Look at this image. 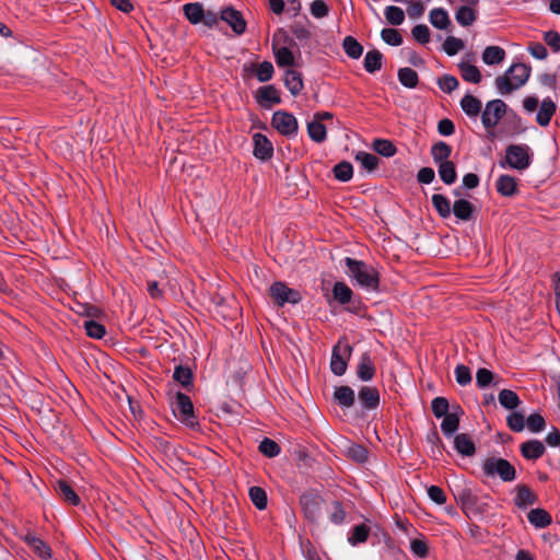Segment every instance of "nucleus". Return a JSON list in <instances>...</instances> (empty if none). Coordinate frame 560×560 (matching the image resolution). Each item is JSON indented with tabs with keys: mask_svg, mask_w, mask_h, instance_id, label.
<instances>
[{
	"mask_svg": "<svg viewBox=\"0 0 560 560\" xmlns=\"http://www.w3.org/2000/svg\"><path fill=\"white\" fill-rule=\"evenodd\" d=\"M477 5L463 4L455 12L456 22L464 27L471 26L478 16Z\"/></svg>",
	"mask_w": 560,
	"mask_h": 560,
	"instance_id": "f3484780",
	"label": "nucleus"
},
{
	"mask_svg": "<svg viewBox=\"0 0 560 560\" xmlns=\"http://www.w3.org/2000/svg\"><path fill=\"white\" fill-rule=\"evenodd\" d=\"M497 191L503 197H513L518 192V182L511 175H500L495 183Z\"/></svg>",
	"mask_w": 560,
	"mask_h": 560,
	"instance_id": "dca6fc26",
	"label": "nucleus"
},
{
	"mask_svg": "<svg viewBox=\"0 0 560 560\" xmlns=\"http://www.w3.org/2000/svg\"><path fill=\"white\" fill-rule=\"evenodd\" d=\"M458 68L460 70L462 78L466 82L478 84L481 81V72L476 66L470 65L468 62H460L458 65Z\"/></svg>",
	"mask_w": 560,
	"mask_h": 560,
	"instance_id": "f704fd0d",
	"label": "nucleus"
},
{
	"mask_svg": "<svg viewBox=\"0 0 560 560\" xmlns=\"http://www.w3.org/2000/svg\"><path fill=\"white\" fill-rule=\"evenodd\" d=\"M173 378L183 386H188L191 383L192 374L190 369L177 365L174 370Z\"/></svg>",
	"mask_w": 560,
	"mask_h": 560,
	"instance_id": "13d9d810",
	"label": "nucleus"
},
{
	"mask_svg": "<svg viewBox=\"0 0 560 560\" xmlns=\"http://www.w3.org/2000/svg\"><path fill=\"white\" fill-rule=\"evenodd\" d=\"M383 55L378 50H370L364 57V69L369 73H374L382 68Z\"/></svg>",
	"mask_w": 560,
	"mask_h": 560,
	"instance_id": "58836bf2",
	"label": "nucleus"
},
{
	"mask_svg": "<svg viewBox=\"0 0 560 560\" xmlns=\"http://www.w3.org/2000/svg\"><path fill=\"white\" fill-rule=\"evenodd\" d=\"M463 413L464 411L460 408V406L456 405L452 407V410L450 411L448 415H445V417H443L441 430L445 436H453L454 433L458 430L460 417L463 416Z\"/></svg>",
	"mask_w": 560,
	"mask_h": 560,
	"instance_id": "f8f14e48",
	"label": "nucleus"
},
{
	"mask_svg": "<svg viewBox=\"0 0 560 560\" xmlns=\"http://www.w3.org/2000/svg\"><path fill=\"white\" fill-rule=\"evenodd\" d=\"M261 454L268 457H275L280 453V446L272 440L265 438L259 444Z\"/></svg>",
	"mask_w": 560,
	"mask_h": 560,
	"instance_id": "bf43d9fd",
	"label": "nucleus"
},
{
	"mask_svg": "<svg viewBox=\"0 0 560 560\" xmlns=\"http://www.w3.org/2000/svg\"><path fill=\"white\" fill-rule=\"evenodd\" d=\"M351 352V346L343 339H340L332 348L330 370L335 375L341 376L346 373Z\"/></svg>",
	"mask_w": 560,
	"mask_h": 560,
	"instance_id": "6e6552de",
	"label": "nucleus"
},
{
	"mask_svg": "<svg viewBox=\"0 0 560 560\" xmlns=\"http://www.w3.org/2000/svg\"><path fill=\"white\" fill-rule=\"evenodd\" d=\"M544 40L555 51H560V34L556 31H548L544 34Z\"/></svg>",
	"mask_w": 560,
	"mask_h": 560,
	"instance_id": "774afa93",
	"label": "nucleus"
},
{
	"mask_svg": "<svg viewBox=\"0 0 560 560\" xmlns=\"http://www.w3.org/2000/svg\"><path fill=\"white\" fill-rule=\"evenodd\" d=\"M463 112L470 118H476L481 112V102L471 94H466L460 101Z\"/></svg>",
	"mask_w": 560,
	"mask_h": 560,
	"instance_id": "cd10ccee",
	"label": "nucleus"
},
{
	"mask_svg": "<svg viewBox=\"0 0 560 560\" xmlns=\"http://www.w3.org/2000/svg\"><path fill=\"white\" fill-rule=\"evenodd\" d=\"M522 106L526 114H536L535 121L542 128L550 125V121L558 109L557 103L550 96H547L539 102V98L536 95H528L524 97Z\"/></svg>",
	"mask_w": 560,
	"mask_h": 560,
	"instance_id": "f03ea898",
	"label": "nucleus"
},
{
	"mask_svg": "<svg viewBox=\"0 0 560 560\" xmlns=\"http://www.w3.org/2000/svg\"><path fill=\"white\" fill-rule=\"evenodd\" d=\"M183 11L186 19L192 24L200 23L205 18V10L202 5L198 2L186 3L183 7Z\"/></svg>",
	"mask_w": 560,
	"mask_h": 560,
	"instance_id": "c9c22d12",
	"label": "nucleus"
},
{
	"mask_svg": "<svg viewBox=\"0 0 560 560\" xmlns=\"http://www.w3.org/2000/svg\"><path fill=\"white\" fill-rule=\"evenodd\" d=\"M284 85L293 96L299 95L304 89L301 73L295 70H287L284 73Z\"/></svg>",
	"mask_w": 560,
	"mask_h": 560,
	"instance_id": "5701e85b",
	"label": "nucleus"
},
{
	"mask_svg": "<svg viewBox=\"0 0 560 560\" xmlns=\"http://www.w3.org/2000/svg\"><path fill=\"white\" fill-rule=\"evenodd\" d=\"M254 142V156L261 160L267 161L272 158L273 147L270 140L262 133H255L253 136Z\"/></svg>",
	"mask_w": 560,
	"mask_h": 560,
	"instance_id": "ddd939ff",
	"label": "nucleus"
},
{
	"mask_svg": "<svg viewBox=\"0 0 560 560\" xmlns=\"http://www.w3.org/2000/svg\"><path fill=\"white\" fill-rule=\"evenodd\" d=\"M349 456L358 463H364L368 459V450L359 444H353L348 448Z\"/></svg>",
	"mask_w": 560,
	"mask_h": 560,
	"instance_id": "338daca9",
	"label": "nucleus"
},
{
	"mask_svg": "<svg viewBox=\"0 0 560 560\" xmlns=\"http://www.w3.org/2000/svg\"><path fill=\"white\" fill-rule=\"evenodd\" d=\"M307 133L310 138L317 143L324 142L327 138L326 127L322 121H318V119H313L307 122Z\"/></svg>",
	"mask_w": 560,
	"mask_h": 560,
	"instance_id": "72a5a7b5",
	"label": "nucleus"
},
{
	"mask_svg": "<svg viewBox=\"0 0 560 560\" xmlns=\"http://www.w3.org/2000/svg\"><path fill=\"white\" fill-rule=\"evenodd\" d=\"M412 37L420 44L430 42V30L425 24H418L411 30Z\"/></svg>",
	"mask_w": 560,
	"mask_h": 560,
	"instance_id": "052dcab7",
	"label": "nucleus"
},
{
	"mask_svg": "<svg viewBox=\"0 0 560 560\" xmlns=\"http://www.w3.org/2000/svg\"><path fill=\"white\" fill-rule=\"evenodd\" d=\"M526 425L534 433L541 432L545 429V419L540 413H532L526 420Z\"/></svg>",
	"mask_w": 560,
	"mask_h": 560,
	"instance_id": "680f3d73",
	"label": "nucleus"
},
{
	"mask_svg": "<svg viewBox=\"0 0 560 560\" xmlns=\"http://www.w3.org/2000/svg\"><path fill=\"white\" fill-rule=\"evenodd\" d=\"M354 159L368 172H373L378 166V158L375 154L365 151L357 152Z\"/></svg>",
	"mask_w": 560,
	"mask_h": 560,
	"instance_id": "79ce46f5",
	"label": "nucleus"
},
{
	"mask_svg": "<svg viewBox=\"0 0 560 560\" xmlns=\"http://www.w3.org/2000/svg\"><path fill=\"white\" fill-rule=\"evenodd\" d=\"M454 447L463 456H472L476 453V446L471 438L466 433L454 436Z\"/></svg>",
	"mask_w": 560,
	"mask_h": 560,
	"instance_id": "4be33fe9",
	"label": "nucleus"
},
{
	"mask_svg": "<svg viewBox=\"0 0 560 560\" xmlns=\"http://www.w3.org/2000/svg\"><path fill=\"white\" fill-rule=\"evenodd\" d=\"M532 158L529 155V148L523 144H511L505 151V163H501V166L505 164L517 171H524L529 167Z\"/></svg>",
	"mask_w": 560,
	"mask_h": 560,
	"instance_id": "423d86ee",
	"label": "nucleus"
},
{
	"mask_svg": "<svg viewBox=\"0 0 560 560\" xmlns=\"http://www.w3.org/2000/svg\"><path fill=\"white\" fill-rule=\"evenodd\" d=\"M269 295L278 306H283L287 303L298 304L302 300L301 293L289 288L282 281H275L269 288Z\"/></svg>",
	"mask_w": 560,
	"mask_h": 560,
	"instance_id": "9d476101",
	"label": "nucleus"
},
{
	"mask_svg": "<svg viewBox=\"0 0 560 560\" xmlns=\"http://www.w3.org/2000/svg\"><path fill=\"white\" fill-rule=\"evenodd\" d=\"M431 409L435 418L445 417L450 413L448 400L444 397H435L431 402Z\"/></svg>",
	"mask_w": 560,
	"mask_h": 560,
	"instance_id": "3c124183",
	"label": "nucleus"
},
{
	"mask_svg": "<svg viewBox=\"0 0 560 560\" xmlns=\"http://www.w3.org/2000/svg\"><path fill=\"white\" fill-rule=\"evenodd\" d=\"M373 149L381 155L390 158L396 154L395 144L386 139H376L372 144Z\"/></svg>",
	"mask_w": 560,
	"mask_h": 560,
	"instance_id": "a18cd8bd",
	"label": "nucleus"
},
{
	"mask_svg": "<svg viewBox=\"0 0 560 560\" xmlns=\"http://www.w3.org/2000/svg\"><path fill=\"white\" fill-rule=\"evenodd\" d=\"M329 520L336 525H339L345 522L346 511L339 501L332 502Z\"/></svg>",
	"mask_w": 560,
	"mask_h": 560,
	"instance_id": "e2e57ef3",
	"label": "nucleus"
},
{
	"mask_svg": "<svg viewBox=\"0 0 560 560\" xmlns=\"http://www.w3.org/2000/svg\"><path fill=\"white\" fill-rule=\"evenodd\" d=\"M294 45V39L287 31L279 28L275 32L272 36V52L278 67L285 68L295 65V57L292 51Z\"/></svg>",
	"mask_w": 560,
	"mask_h": 560,
	"instance_id": "20e7f679",
	"label": "nucleus"
},
{
	"mask_svg": "<svg viewBox=\"0 0 560 560\" xmlns=\"http://www.w3.org/2000/svg\"><path fill=\"white\" fill-rule=\"evenodd\" d=\"M84 329L86 335L94 339H102L106 334L105 326L92 319L84 322Z\"/></svg>",
	"mask_w": 560,
	"mask_h": 560,
	"instance_id": "8fccbe9b",
	"label": "nucleus"
},
{
	"mask_svg": "<svg viewBox=\"0 0 560 560\" xmlns=\"http://www.w3.org/2000/svg\"><path fill=\"white\" fill-rule=\"evenodd\" d=\"M475 212L474 205L463 198L455 200L452 207V213L460 221H469Z\"/></svg>",
	"mask_w": 560,
	"mask_h": 560,
	"instance_id": "412c9836",
	"label": "nucleus"
},
{
	"mask_svg": "<svg viewBox=\"0 0 560 560\" xmlns=\"http://www.w3.org/2000/svg\"><path fill=\"white\" fill-rule=\"evenodd\" d=\"M332 294L340 304H347L352 299V290L343 282L334 284Z\"/></svg>",
	"mask_w": 560,
	"mask_h": 560,
	"instance_id": "c03bdc74",
	"label": "nucleus"
},
{
	"mask_svg": "<svg viewBox=\"0 0 560 560\" xmlns=\"http://www.w3.org/2000/svg\"><path fill=\"white\" fill-rule=\"evenodd\" d=\"M56 490L68 503L77 506L80 504L81 500L79 495L74 492L72 487L65 480H58L56 482Z\"/></svg>",
	"mask_w": 560,
	"mask_h": 560,
	"instance_id": "473e14b6",
	"label": "nucleus"
},
{
	"mask_svg": "<svg viewBox=\"0 0 560 560\" xmlns=\"http://www.w3.org/2000/svg\"><path fill=\"white\" fill-rule=\"evenodd\" d=\"M398 80L401 85L408 89H415L419 82L418 73L408 67L398 70Z\"/></svg>",
	"mask_w": 560,
	"mask_h": 560,
	"instance_id": "ea45409f",
	"label": "nucleus"
},
{
	"mask_svg": "<svg viewBox=\"0 0 560 560\" xmlns=\"http://www.w3.org/2000/svg\"><path fill=\"white\" fill-rule=\"evenodd\" d=\"M498 399L500 405L509 410L515 409L521 402L517 394L511 389H502L498 395Z\"/></svg>",
	"mask_w": 560,
	"mask_h": 560,
	"instance_id": "37998d69",
	"label": "nucleus"
},
{
	"mask_svg": "<svg viewBox=\"0 0 560 560\" xmlns=\"http://www.w3.org/2000/svg\"><path fill=\"white\" fill-rule=\"evenodd\" d=\"M249 498L253 502V504L258 510H265L267 508V493L266 491L260 487H252L249 489Z\"/></svg>",
	"mask_w": 560,
	"mask_h": 560,
	"instance_id": "49530a36",
	"label": "nucleus"
},
{
	"mask_svg": "<svg viewBox=\"0 0 560 560\" xmlns=\"http://www.w3.org/2000/svg\"><path fill=\"white\" fill-rule=\"evenodd\" d=\"M346 55L352 59H359L363 54L362 45L352 36H346L342 42Z\"/></svg>",
	"mask_w": 560,
	"mask_h": 560,
	"instance_id": "e433bc0d",
	"label": "nucleus"
},
{
	"mask_svg": "<svg viewBox=\"0 0 560 560\" xmlns=\"http://www.w3.org/2000/svg\"><path fill=\"white\" fill-rule=\"evenodd\" d=\"M482 472L487 477H499L503 482H511L516 479L514 466L501 457H489L482 464Z\"/></svg>",
	"mask_w": 560,
	"mask_h": 560,
	"instance_id": "39448f33",
	"label": "nucleus"
},
{
	"mask_svg": "<svg viewBox=\"0 0 560 560\" xmlns=\"http://www.w3.org/2000/svg\"><path fill=\"white\" fill-rule=\"evenodd\" d=\"M455 378L459 385H468L471 382V373L469 368L463 364L457 365L455 369Z\"/></svg>",
	"mask_w": 560,
	"mask_h": 560,
	"instance_id": "69168bd1",
	"label": "nucleus"
},
{
	"mask_svg": "<svg viewBox=\"0 0 560 560\" xmlns=\"http://www.w3.org/2000/svg\"><path fill=\"white\" fill-rule=\"evenodd\" d=\"M332 174L337 180L347 183L353 177V167L350 162L341 161L334 166Z\"/></svg>",
	"mask_w": 560,
	"mask_h": 560,
	"instance_id": "4c0bfd02",
	"label": "nucleus"
},
{
	"mask_svg": "<svg viewBox=\"0 0 560 560\" xmlns=\"http://www.w3.org/2000/svg\"><path fill=\"white\" fill-rule=\"evenodd\" d=\"M521 453L526 459H537L545 453V445L538 440H530L521 445Z\"/></svg>",
	"mask_w": 560,
	"mask_h": 560,
	"instance_id": "393cba45",
	"label": "nucleus"
},
{
	"mask_svg": "<svg viewBox=\"0 0 560 560\" xmlns=\"http://www.w3.org/2000/svg\"><path fill=\"white\" fill-rule=\"evenodd\" d=\"M506 104L499 98L487 102L481 112V122L487 130H492L506 113Z\"/></svg>",
	"mask_w": 560,
	"mask_h": 560,
	"instance_id": "1a4fd4ad",
	"label": "nucleus"
},
{
	"mask_svg": "<svg viewBox=\"0 0 560 560\" xmlns=\"http://www.w3.org/2000/svg\"><path fill=\"white\" fill-rule=\"evenodd\" d=\"M452 148L444 141L432 145L431 155L435 165L450 161Z\"/></svg>",
	"mask_w": 560,
	"mask_h": 560,
	"instance_id": "7c9ffc66",
	"label": "nucleus"
},
{
	"mask_svg": "<svg viewBox=\"0 0 560 560\" xmlns=\"http://www.w3.org/2000/svg\"><path fill=\"white\" fill-rule=\"evenodd\" d=\"M345 265L348 268V276L354 280L358 285L368 291H375L378 289V273L373 267L366 265L362 260H357L351 257L345 258Z\"/></svg>",
	"mask_w": 560,
	"mask_h": 560,
	"instance_id": "7ed1b4c3",
	"label": "nucleus"
},
{
	"mask_svg": "<svg viewBox=\"0 0 560 560\" xmlns=\"http://www.w3.org/2000/svg\"><path fill=\"white\" fill-rule=\"evenodd\" d=\"M275 69L270 61H262L256 69V77L259 82H267L273 75Z\"/></svg>",
	"mask_w": 560,
	"mask_h": 560,
	"instance_id": "6e6d98bb",
	"label": "nucleus"
},
{
	"mask_svg": "<svg viewBox=\"0 0 560 560\" xmlns=\"http://www.w3.org/2000/svg\"><path fill=\"white\" fill-rule=\"evenodd\" d=\"M173 412L175 417L186 424L187 427H195L197 420L194 413V405L188 395L184 393H177L172 402Z\"/></svg>",
	"mask_w": 560,
	"mask_h": 560,
	"instance_id": "0eeeda50",
	"label": "nucleus"
},
{
	"mask_svg": "<svg viewBox=\"0 0 560 560\" xmlns=\"http://www.w3.org/2000/svg\"><path fill=\"white\" fill-rule=\"evenodd\" d=\"M375 374L374 364L369 355H363L358 364V376L362 381H370Z\"/></svg>",
	"mask_w": 560,
	"mask_h": 560,
	"instance_id": "a19ab883",
	"label": "nucleus"
},
{
	"mask_svg": "<svg viewBox=\"0 0 560 560\" xmlns=\"http://www.w3.org/2000/svg\"><path fill=\"white\" fill-rule=\"evenodd\" d=\"M221 19L224 22H226L232 27V30L238 35L243 34L246 30V22L243 19V15L241 14V12L233 8H226L222 10Z\"/></svg>",
	"mask_w": 560,
	"mask_h": 560,
	"instance_id": "4468645a",
	"label": "nucleus"
},
{
	"mask_svg": "<svg viewBox=\"0 0 560 560\" xmlns=\"http://www.w3.org/2000/svg\"><path fill=\"white\" fill-rule=\"evenodd\" d=\"M458 80L452 74H444L438 80V85L444 93H452L458 88Z\"/></svg>",
	"mask_w": 560,
	"mask_h": 560,
	"instance_id": "4d7b16f0",
	"label": "nucleus"
},
{
	"mask_svg": "<svg viewBox=\"0 0 560 560\" xmlns=\"http://www.w3.org/2000/svg\"><path fill=\"white\" fill-rule=\"evenodd\" d=\"M334 398L342 408H350L354 404V392L349 386L336 387Z\"/></svg>",
	"mask_w": 560,
	"mask_h": 560,
	"instance_id": "c85d7f7f",
	"label": "nucleus"
},
{
	"mask_svg": "<svg viewBox=\"0 0 560 560\" xmlns=\"http://www.w3.org/2000/svg\"><path fill=\"white\" fill-rule=\"evenodd\" d=\"M300 503L305 516L312 521L317 520L320 513L322 499L313 494H303L300 498Z\"/></svg>",
	"mask_w": 560,
	"mask_h": 560,
	"instance_id": "2eb2a0df",
	"label": "nucleus"
},
{
	"mask_svg": "<svg viewBox=\"0 0 560 560\" xmlns=\"http://www.w3.org/2000/svg\"><path fill=\"white\" fill-rule=\"evenodd\" d=\"M532 68L525 63H512L503 74L495 78L494 84L498 93L508 95L526 84L530 77Z\"/></svg>",
	"mask_w": 560,
	"mask_h": 560,
	"instance_id": "f257e3e1",
	"label": "nucleus"
},
{
	"mask_svg": "<svg viewBox=\"0 0 560 560\" xmlns=\"http://www.w3.org/2000/svg\"><path fill=\"white\" fill-rule=\"evenodd\" d=\"M464 49V42L460 38L454 36H447L443 43V50L448 56H454Z\"/></svg>",
	"mask_w": 560,
	"mask_h": 560,
	"instance_id": "603ef678",
	"label": "nucleus"
},
{
	"mask_svg": "<svg viewBox=\"0 0 560 560\" xmlns=\"http://www.w3.org/2000/svg\"><path fill=\"white\" fill-rule=\"evenodd\" d=\"M257 101L264 107L281 103L280 92L275 85L259 88Z\"/></svg>",
	"mask_w": 560,
	"mask_h": 560,
	"instance_id": "6ab92c4d",
	"label": "nucleus"
},
{
	"mask_svg": "<svg viewBox=\"0 0 560 560\" xmlns=\"http://www.w3.org/2000/svg\"><path fill=\"white\" fill-rule=\"evenodd\" d=\"M506 52L500 46H487L482 51V61L488 66L500 65L505 59Z\"/></svg>",
	"mask_w": 560,
	"mask_h": 560,
	"instance_id": "b1692460",
	"label": "nucleus"
},
{
	"mask_svg": "<svg viewBox=\"0 0 560 560\" xmlns=\"http://www.w3.org/2000/svg\"><path fill=\"white\" fill-rule=\"evenodd\" d=\"M311 14L316 19H323L328 15L329 8L323 0H315L310 7Z\"/></svg>",
	"mask_w": 560,
	"mask_h": 560,
	"instance_id": "0e129e2a",
	"label": "nucleus"
},
{
	"mask_svg": "<svg viewBox=\"0 0 560 560\" xmlns=\"http://www.w3.org/2000/svg\"><path fill=\"white\" fill-rule=\"evenodd\" d=\"M271 124L283 136H294L298 132V120L290 113L276 112L272 115Z\"/></svg>",
	"mask_w": 560,
	"mask_h": 560,
	"instance_id": "9b49d317",
	"label": "nucleus"
},
{
	"mask_svg": "<svg viewBox=\"0 0 560 560\" xmlns=\"http://www.w3.org/2000/svg\"><path fill=\"white\" fill-rule=\"evenodd\" d=\"M370 534V528L365 524H360L353 527L348 540L352 546L366 541Z\"/></svg>",
	"mask_w": 560,
	"mask_h": 560,
	"instance_id": "de8ad7c7",
	"label": "nucleus"
},
{
	"mask_svg": "<svg viewBox=\"0 0 560 560\" xmlns=\"http://www.w3.org/2000/svg\"><path fill=\"white\" fill-rule=\"evenodd\" d=\"M528 522L536 528H546L551 522V515L545 509H533L527 515Z\"/></svg>",
	"mask_w": 560,
	"mask_h": 560,
	"instance_id": "a878e982",
	"label": "nucleus"
},
{
	"mask_svg": "<svg viewBox=\"0 0 560 560\" xmlns=\"http://www.w3.org/2000/svg\"><path fill=\"white\" fill-rule=\"evenodd\" d=\"M436 167L439 176L445 185H452L456 182L457 173L454 162L450 160L436 165Z\"/></svg>",
	"mask_w": 560,
	"mask_h": 560,
	"instance_id": "2f4dec72",
	"label": "nucleus"
},
{
	"mask_svg": "<svg viewBox=\"0 0 560 560\" xmlns=\"http://www.w3.org/2000/svg\"><path fill=\"white\" fill-rule=\"evenodd\" d=\"M508 427L514 432H521L525 428V418L521 412H511L506 418Z\"/></svg>",
	"mask_w": 560,
	"mask_h": 560,
	"instance_id": "5fc2aeb1",
	"label": "nucleus"
},
{
	"mask_svg": "<svg viewBox=\"0 0 560 560\" xmlns=\"http://www.w3.org/2000/svg\"><path fill=\"white\" fill-rule=\"evenodd\" d=\"M359 400L365 409H374L380 404V393L376 387L362 386L359 390Z\"/></svg>",
	"mask_w": 560,
	"mask_h": 560,
	"instance_id": "aec40b11",
	"label": "nucleus"
},
{
	"mask_svg": "<svg viewBox=\"0 0 560 560\" xmlns=\"http://www.w3.org/2000/svg\"><path fill=\"white\" fill-rule=\"evenodd\" d=\"M433 208L438 214L443 218H450L452 214V207L450 199L442 194H434L431 198Z\"/></svg>",
	"mask_w": 560,
	"mask_h": 560,
	"instance_id": "c756f323",
	"label": "nucleus"
},
{
	"mask_svg": "<svg viewBox=\"0 0 560 560\" xmlns=\"http://www.w3.org/2000/svg\"><path fill=\"white\" fill-rule=\"evenodd\" d=\"M384 14L387 22L392 25H400L405 21V12L399 7L388 5Z\"/></svg>",
	"mask_w": 560,
	"mask_h": 560,
	"instance_id": "09e8293b",
	"label": "nucleus"
},
{
	"mask_svg": "<svg viewBox=\"0 0 560 560\" xmlns=\"http://www.w3.org/2000/svg\"><path fill=\"white\" fill-rule=\"evenodd\" d=\"M429 21L438 30H447L451 25L450 15L443 8L432 9L429 14Z\"/></svg>",
	"mask_w": 560,
	"mask_h": 560,
	"instance_id": "bb28decb",
	"label": "nucleus"
},
{
	"mask_svg": "<svg viewBox=\"0 0 560 560\" xmlns=\"http://www.w3.org/2000/svg\"><path fill=\"white\" fill-rule=\"evenodd\" d=\"M537 501L536 494L524 485H517L515 487L514 504L518 509H527Z\"/></svg>",
	"mask_w": 560,
	"mask_h": 560,
	"instance_id": "a211bd4d",
	"label": "nucleus"
},
{
	"mask_svg": "<svg viewBox=\"0 0 560 560\" xmlns=\"http://www.w3.org/2000/svg\"><path fill=\"white\" fill-rule=\"evenodd\" d=\"M382 39L390 46H399L402 44V36L396 28H383L381 32Z\"/></svg>",
	"mask_w": 560,
	"mask_h": 560,
	"instance_id": "864d4df0",
	"label": "nucleus"
}]
</instances>
